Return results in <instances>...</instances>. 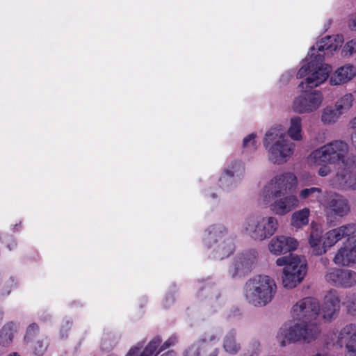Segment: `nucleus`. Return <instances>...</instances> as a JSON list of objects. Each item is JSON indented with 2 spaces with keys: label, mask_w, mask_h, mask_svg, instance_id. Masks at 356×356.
<instances>
[{
  "label": "nucleus",
  "mask_w": 356,
  "mask_h": 356,
  "mask_svg": "<svg viewBox=\"0 0 356 356\" xmlns=\"http://www.w3.org/2000/svg\"><path fill=\"white\" fill-rule=\"evenodd\" d=\"M38 330V326L35 324H31L29 326L26 332L25 339H27L31 335H32L35 331Z\"/></svg>",
  "instance_id": "obj_42"
},
{
  "label": "nucleus",
  "mask_w": 356,
  "mask_h": 356,
  "mask_svg": "<svg viewBox=\"0 0 356 356\" xmlns=\"http://www.w3.org/2000/svg\"><path fill=\"white\" fill-rule=\"evenodd\" d=\"M354 230L353 227L340 226L323 234L321 229H313L308 238L311 253L316 256L325 254L330 248L343 239V236H348V234L353 233Z\"/></svg>",
  "instance_id": "obj_5"
},
{
  "label": "nucleus",
  "mask_w": 356,
  "mask_h": 356,
  "mask_svg": "<svg viewBox=\"0 0 356 356\" xmlns=\"http://www.w3.org/2000/svg\"><path fill=\"white\" fill-rule=\"evenodd\" d=\"M273 198V201L269 204V209L276 216H285L299 206V200L294 194Z\"/></svg>",
  "instance_id": "obj_16"
},
{
  "label": "nucleus",
  "mask_w": 356,
  "mask_h": 356,
  "mask_svg": "<svg viewBox=\"0 0 356 356\" xmlns=\"http://www.w3.org/2000/svg\"><path fill=\"white\" fill-rule=\"evenodd\" d=\"M337 179L340 186L356 189V168H344L339 174L337 175Z\"/></svg>",
  "instance_id": "obj_24"
},
{
  "label": "nucleus",
  "mask_w": 356,
  "mask_h": 356,
  "mask_svg": "<svg viewBox=\"0 0 356 356\" xmlns=\"http://www.w3.org/2000/svg\"><path fill=\"white\" fill-rule=\"evenodd\" d=\"M337 343L345 346V356H356V325L343 327L339 334Z\"/></svg>",
  "instance_id": "obj_17"
},
{
  "label": "nucleus",
  "mask_w": 356,
  "mask_h": 356,
  "mask_svg": "<svg viewBox=\"0 0 356 356\" xmlns=\"http://www.w3.org/2000/svg\"><path fill=\"white\" fill-rule=\"evenodd\" d=\"M321 195H323V193H322L320 188L312 187L301 190L299 193V197L302 200H306L309 197H314L317 198L318 202H319V199Z\"/></svg>",
  "instance_id": "obj_34"
},
{
  "label": "nucleus",
  "mask_w": 356,
  "mask_h": 356,
  "mask_svg": "<svg viewBox=\"0 0 356 356\" xmlns=\"http://www.w3.org/2000/svg\"><path fill=\"white\" fill-rule=\"evenodd\" d=\"M161 356H177V354L173 350H169L163 353Z\"/></svg>",
  "instance_id": "obj_45"
},
{
  "label": "nucleus",
  "mask_w": 356,
  "mask_h": 356,
  "mask_svg": "<svg viewBox=\"0 0 356 356\" xmlns=\"http://www.w3.org/2000/svg\"><path fill=\"white\" fill-rule=\"evenodd\" d=\"M321 261L322 262V264L324 265V266H327L330 263V261L326 257H323V258H321Z\"/></svg>",
  "instance_id": "obj_48"
},
{
  "label": "nucleus",
  "mask_w": 356,
  "mask_h": 356,
  "mask_svg": "<svg viewBox=\"0 0 356 356\" xmlns=\"http://www.w3.org/2000/svg\"><path fill=\"white\" fill-rule=\"evenodd\" d=\"M347 312L352 316H356V295L353 294L347 297L343 302Z\"/></svg>",
  "instance_id": "obj_35"
},
{
  "label": "nucleus",
  "mask_w": 356,
  "mask_h": 356,
  "mask_svg": "<svg viewBox=\"0 0 356 356\" xmlns=\"http://www.w3.org/2000/svg\"><path fill=\"white\" fill-rule=\"evenodd\" d=\"M8 356H20V355L17 353H12L10 354H9Z\"/></svg>",
  "instance_id": "obj_51"
},
{
  "label": "nucleus",
  "mask_w": 356,
  "mask_h": 356,
  "mask_svg": "<svg viewBox=\"0 0 356 356\" xmlns=\"http://www.w3.org/2000/svg\"><path fill=\"white\" fill-rule=\"evenodd\" d=\"M351 141H352L353 145L356 149V133H355V134H353L352 135V136H351Z\"/></svg>",
  "instance_id": "obj_47"
},
{
  "label": "nucleus",
  "mask_w": 356,
  "mask_h": 356,
  "mask_svg": "<svg viewBox=\"0 0 356 356\" xmlns=\"http://www.w3.org/2000/svg\"><path fill=\"white\" fill-rule=\"evenodd\" d=\"M356 55V38L346 41L341 45V56L344 59H350Z\"/></svg>",
  "instance_id": "obj_31"
},
{
  "label": "nucleus",
  "mask_w": 356,
  "mask_h": 356,
  "mask_svg": "<svg viewBox=\"0 0 356 356\" xmlns=\"http://www.w3.org/2000/svg\"><path fill=\"white\" fill-rule=\"evenodd\" d=\"M298 245V241L294 238L280 235L270 240L268 243V250L275 255H280L296 250Z\"/></svg>",
  "instance_id": "obj_18"
},
{
  "label": "nucleus",
  "mask_w": 356,
  "mask_h": 356,
  "mask_svg": "<svg viewBox=\"0 0 356 356\" xmlns=\"http://www.w3.org/2000/svg\"><path fill=\"white\" fill-rule=\"evenodd\" d=\"M351 94H352V96L353 97V101L355 102V103L356 104V88L354 90V91Z\"/></svg>",
  "instance_id": "obj_50"
},
{
  "label": "nucleus",
  "mask_w": 356,
  "mask_h": 356,
  "mask_svg": "<svg viewBox=\"0 0 356 356\" xmlns=\"http://www.w3.org/2000/svg\"><path fill=\"white\" fill-rule=\"evenodd\" d=\"M340 309V299L337 291L330 290L324 296L322 305V316L327 321L332 320Z\"/></svg>",
  "instance_id": "obj_20"
},
{
  "label": "nucleus",
  "mask_w": 356,
  "mask_h": 356,
  "mask_svg": "<svg viewBox=\"0 0 356 356\" xmlns=\"http://www.w3.org/2000/svg\"><path fill=\"white\" fill-rule=\"evenodd\" d=\"M355 62H356V56H355Z\"/></svg>",
  "instance_id": "obj_55"
},
{
  "label": "nucleus",
  "mask_w": 356,
  "mask_h": 356,
  "mask_svg": "<svg viewBox=\"0 0 356 356\" xmlns=\"http://www.w3.org/2000/svg\"><path fill=\"white\" fill-rule=\"evenodd\" d=\"M298 179L292 172H285L274 176L262 188L259 200L264 204L270 203L271 197H277L284 193L295 191Z\"/></svg>",
  "instance_id": "obj_9"
},
{
  "label": "nucleus",
  "mask_w": 356,
  "mask_h": 356,
  "mask_svg": "<svg viewBox=\"0 0 356 356\" xmlns=\"http://www.w3.org/2000/svg\"><path fill=\"white\" fill-rule=\"evenodd\" d=\"M278 226V220L275 216L256 215L246 218L242 229L252 239L261 241L273 236Z\"/></svg>",
  "instance_id": "obj_8"
},
{
  "label": "nucleus",
  "mask_w": 356,
  "mask_h": 356,
  "mask_svg": "<svg viewBox=\"0 0 356 356\" xmlns=\"http://www.w3.org/2000/svg\"><path fill=\"white\" fill-rule=\"evenodd\" d=\"M353 104V97L351 93H346L335 103V108L341 115L350 110Z\"/></svg>",
  "instance_id": "obj_29"
},
{
  "label": "nucleus",
  "mask_w": 356,
  "mask_h": 356,
  "mask_svg": "<svg viewBox=\"0 0 356 356\" xmlns=\"http://www.w3.org/2000/svg\"><path fill=\"white\" fill-rule=\"evenodd\" d=\"M277 266H284L282 282L286 289H293L300 284L307 273V263L304 258L291 254L277 259Z\"/></svg>",
  "instance_id": "obj_7"
},
{
  "label": "nucleus",
  "mask_w": 356,
  "mask_h": 356,
  "mask_svg": "<svg viewBox=\"0 0 356 356\" xmlns=\"http://www.w3.org/2000/svg\"><path fill=\"white\" fill-rule=\"evenodd\" d=\"M288 136L293 141H301L304 138L302 118L298 115L290 118L287 127Z\"/></svg>",
  "instance_id": "obj_22"
},
{
  "label": "nucleus",
  "mask_w": 356,
  "mask_h": 356,
  "mask_svg": "<svg viewBox=\"0 0 356 356\" xmlns=\"http://www.w3.org/2000/svg\"><path fill=\"white\" fill-rule=\"evenodd\" d=\"M323 100V95L320 90H312L296 97L291 108L296 113H311L321 108Z\"/></svg>",
  "instance_id": "obj_13"
},
{
  "label": "nucleus",
  "mask_w": 356,
  "mask_h": 356,
  "mask_svg": "<svg viewBox=\"0 0 356 356\" xmlns=\"http://www.w3.org/2000/svg\"><path fill=\"white\" fill-rule=\"evenodd\" d=\"M321 334V328L316 323L291 318L279 330L277 340L282 346L296 342L310 343L316 340Z\"/></svg>",
  "instance_id": "obj_1"
},
{
  "label": "nucleus",
  "mask_w": 356,
  "mask_h": 356,
  "mask_svg": "<svg viewBox=\"0 0 356 356\" xmlns=\"http://www.w3.org/2000/svg\"><path fill=\"white\" fill-rule=\"evenodd\" d=\"M222 347L224 350L229 355L237 353L241 348L240 345L236 341L233 333H229L226 335L223 340Z\"/></svg>",
  "instance_id": "obj_30"
},
{
  "label": "nucleus",
  "mask_w": 356,
  "mask_h": 356,
  "mask_svg": "<svg viewBox=\"0 0 356 356\" xmlns=\"http://www.w3.org/2000/svg\"><path fill=\"white\" fill-rule=\"evenodd\" d=\"M216 339L215 337H212V338L211 339V340H213V339Z\"/></svg>",
  "instance_id": "obj_54"
},
{
  "label": "nucleus",
  "mask_w": 356,
  "mask_h": 356,
  "mask_svg": "<svg viewBox=\"0 0 356 356\" xmlns=\"http://www.w3.org/2000/svg\"><path fill=\"white\" fill-rule=\"evenodd\" d=\"M206 343L209 345L208 348L205 349H202V350L205 351L204 356H218L219 353L218 348L217 347H213L211 345L207 342L205 340H203Z\"/></svg>",
  "instance_id": "obj_39"
},
{
  "label": "nucleus",
  "mask_w": 356,
  "mask_h": 356,
  "mask_svg": "<svg viewBox=\"0 0 356 356\" xmlns=\"http://www.w3.org/2000/svg\"><path fill=\"white\" fill-rule=\"evenodd\" d=\"M310 210L303 208L293 212L291 216L290 225L296 229H302L309 224Z\"/></svg>",
  "instance_id": "obj_25"
},
{
  "label": "nucleus",
  "mask_w": 356,
  "mask_h": 356,
  "mask_svg": "<svg viewBox=\"0 0 356 356\" xmlns=\"http://www.w3.org/2000/svg\"><path fill=\"white\" fill-rule=\"evenodd\" d=\"M2 318V314L0 312V320Z\"/></svg>",
  "instance_id": "obj_53"
},
{
  "label": "nucleus",
  "mask_w": 356,
  "mask_h": 356,
  "mask_svg": "<svg viewBox=\"0 0 356 356\" xmlns=\"http://www.w3.org/2000/svg\"><path fill=\"white\" fill-rule=\"evenodd\" d=\"M341 115L335 107L326 106L322 110L321 120L324 124H332L336 123Z\"/></svg>",
  "instance_id": "obj_27"
},
{
  "label": "nucleus",
  "mask_w": 356,
  "mask_h": 356,
  "mask_svg": "<svg viewBox=\"0 0 356 356\" xmlns=\"http://www.w3.org/2000/svg\"><path fill=\"white\" fill-rule=\"evenodd\" d=\"M291 77V75L290 74H284L281 77V81H288L289 79Z\"/></svg>",
  "instance_id": "obj_46"
},
{
  "label": "nucleus",
  "mask_w": 356,
  "mask_h": 356,
  "mask_svg": "<svg viewBox=\"0 0 356 356\" xmlns=\"http://www.w3.org/2000/svg\"><path fill=\"white\" fill-rule=\"evenodd\" d=\"M204 341H197L188 346L183 352L182 356H200L202 349L208 348Z\"/></svg>",
  "instance_id": "obj_32"
},
{
  "label": "nucleus",
  "mask_w": 356,
  "mask_h": 356,
  "mask_svg": "<svg viewBox=\"0 0 356 356\" xmlns=\"http://www.w3.org/2000/svg\"><path fill=\"white\" fill-rule=\"evenodd\" d=\"M161 342L162 339L160 337H153L145 347L142 345L143 353L146 356H156L160 352L163 351Z\"/></svg>",
  "instance_id": "obj_26"
},
{
  "label": "nucleus",
  "mask_w": 356,
  "mask_h": 356,
  "mask_svg": "<svg viewBox=\"0 0 356 356\" xmlns=\"http://www.w3.org/2000/svg\"><path fill=\"white\" fill-rule=\"evenodd\" d=\"M343 38L341 35L327 36L317 42L309 49L310 56H315L316 59L323 60L326 54L325 51L332 52L339 47H341Z\"/></svg>",
  "instance_id": "obj_15"
},
{
  "label": "nucleus",
  "mask_w": 356,
  "mask_h": 356,
  "mask_svg": "<svg viewBox=\"0 0 356 356\" xmlns=\"http://www.w3.org/2000/svg\"><path fill=\"white\" fill-rule=\"evenodd\" d=\"M256 261L255 256H243L239 257L230 268L229 272L233 277L243 274L250 270Z\"/></svg>",
  "instance_id": "obj_23"
},
{
  "label": "nucleus",
  "mask_w": 356,
  "mask_h": 356,
  "mask_svg": "<svg viewBox=\"0 0 356 356\" xmlns=\"http://www.w3.org/2000/svg\"><path fill=\"white\" fill-rule=\"evenodd\" d=\"M125 356H146L142 350V344L138 343L132 346Z\"/></svg>",
  "instance_id": "obj_37"
},
{
  "label": "nucleus",
  "mask_w": 356,
  "mask_h": 356,
  "mask_svg": "<svg viewBox=\"0 0 356 356\" xmlns=\"http://www.w3.org/2000/svg\"><path fill=\"white\" fill-rule=\"evenodd\" d=\"M348 152L349 147L346 142L336 140L313 151L308 156L307 161L312 167L321 164H339L344 162Z\"/></svg>",
  "instance_id": "obj_4"
},
{
  "label": "nucleus",
  "mask_w": 356,
  "mask_h": 356,
  "mask_svg": "<svg viewBox=\"0 0 356 356\" xmlns=\"http://www.w3.org/2000/svg\"><path fill=\"white\" fill-rule=\"evenodd\" d=\"M277 291L275 281L266 275H258L245 284L244 295L247 301L255 307L269 304Z\"/></svg>",
  "instance_id": "obj_2"
},
{
  "label": "nucleus",
  "mask_w": 356,
  "mask_h": 356,
  "mask_svg": "<svg viewBox=\"0 0 356 356\" xmlns=\"http://www.w3.org/2000/svg\"><path fill=\"white\" fill-rule=\"evenodd\" d=\"M269 161L274 164H283L292 156L295 144L280 129H273L266 134L264 139Z\"/></svg>",
  "instance_id": "obj_3"
},
{
  "label": "nucleus",
  "mask_w": 356,
  "mask_h": 356,
  "mask_svg": "<svg viewBox=\"0 0 356 356\" xmlns=\"http://www.w3.org/2000/svg\"><path fill=\"white\" fill-rule=\"evenodd\" d=\"M47 346L48 344L46 341L40 340L36 341L33 347L35 354L38 355H42L47 350Z\"/></svg>",
  "instance_id": "obj_36"
},
{
  "label": "nucleus",
  "mask_w": 356,
  "mask_h": 356,
  "mask_svg": "<svg viewBox=\"0 0 356 356\" xmlns=\"http://www.w3.org/2000/svg\"><path fill=\"white\" fill-rule=\"evenodd\" d=\"M348 127L350 129L356 130V116L353 118L348 123Z\"/></svg>",
  "instance_id": "obj_43"
},
{
  "label": "nucleus",
  "mask_w": 356,
  "mask_h": 356,
  "mask_svg": "<svg viewBox=\"0 0 356 356\" xmlns=\"http://www.w3.org/2000/svg\"><path fill=\"white\" fill-rule=\"evenodd\" d=\"M356 77V66L351 63L344 64L337 67L330 76L331 86H343Z\"/></svg>",
  "instance_id": "obj_19"
},
{
  "label": "nucleus",
  "mask_w": 356,
  "mask_h": 356,
  "mask_svg": "<svg viewBox=\"0 0 356 356\" xmlns=\"http://www.w3.org/2000/svg\"><path fill=\"white\" fill-rule=\"evenodd\" d=\"M316 54L310 56L309 51L305 58V63L302 65L297 73V78L306 77L305 81L300 82L298 87L304 89V86L307 85L310 88H316L330 79L332 71L331 65L322 63L323 60L315 58Z\"/></svg>",
  "instance_id": "obj_6"
},
{
  "label": "nucleus",
  "mask_w": 356,
  "mask_h": 356,
  "mask_svg": "<svg viewBox=\"0 0 356 356\" xmlns=\"http://www.w3.org/2000/svg\"><path fill=\"white\" fill-rule=\"evenodd\" d=\"M243 148V151L248 153L253 152L257 149L256 135L254 134H250L244 138Z\"/></svg>",
  "instance_id": "obj_33"
},
{
  "label": "nucleus",
  "mask_w": 356,
  "mask_h": 356,
  "mask_svg": "<svg viewBox=\"0 0 356 356\" xmlns=\"http://www.w3.org/2000/svg\"><path fill=\"white\" fill-rule=\"evenodd\" d=\"M177 342V337L175 335L171 336L164 343H161L163 350L170 348L172 346H174Z\"/></svg>",
  "instance_id": "obj_40"
},
{
  "label": "nucleus",
  "mask_w": 356,
  "mask_h": 356,
  "mask_svg": "<svg viewBox=\"0 0 356 356\" xmlns=\"http://www.w3.org/2000/svg\"><path fill=\"white\" fill-rule=\"evenodd\" d=\"M312 356H327V355H325V354H323V353H317V354H315V355H312Z\"/></svg>",
  "instance_id": "obj_52"
},
{
  "label": "nucleus",
  "mask_w": 356,
  "mask_h": 356,
  "mask_svg": "<svg viewBox=\"0 0 356 356\" xmlns=\"http://www.w3.org/2000/svg\"><path fill=\"white\" fill-rule=\"evenodd\" d=\"M320 312L318 302L312 298H306L298 301L290 311V318L295 321L313 323Z\"/></svg>",
  "instance_id": "obj_12"
},
{
  "label": "nucleus",
  "mask_w": 356,
  "mask_h": 356,
  "mask_svg": "<svg viewBox=\"0 0 356 356\" xmlns=\"http://www.w3.org/2000/svg\"><path fill=\"white\" fill-rule=\"evenodd\" d=\"M341 227H353V233L343 236L346 238L333 257V262L338 266L353 267L356 265V225L351 223Z\"/></svg>",
  "instance_id": "obj_10"
},
{
  "label": "nucleus",
  "mask_w": 356,
  "mask_h": 356,
  "mask_svg": "<svg viewBox=\"0 0 356 356\" xmlns=\"http://www.w3.org/2000/svg\"><path fill=\"white\" fill-rule=\"evenodd\" d=\"M319 203L322 205L327 218L343 217L350 211L348 200L343 196L331 191H325L321 195Z\"/></svg>",
  "instance_id": "obj_11"
},
{
  "label": "nucleus",
  "mask_w": 356,
  "mask_h": 356,
  "mask_svg": "<svg viewBox=\"0 0 356 356\" xmlns=\"http://www.w3.org/2000/svg\"><path fill=\"white\" fill-rule=\"evenodd\" d=\"M15 331L16 329L13 324L9 323L4 325L0 330V345L2 346L10 345L13 341Z\"/></svg>",
  "instance_id": "obj_28"
},
{
  "label": "nucleus",
  "mask_w": 356,
  "mask_h": 356,
  "mask_svg": "<svg viewBox=\"0 0 356 356\" xmlns=\"http://www.w3.org/2000/svg\"><path fill=\"white\" fill-rule=\"evenodd\" d=\"M349 26L353 29H356V17H353L350 19Z\"/></svg>",
  "instance_id": "obj_44"
},
{
  "label": "nucleus",
  "mask_w": 356,
  "mask_h": 356,
  "mask_svg": "<svg viewBox=\"0 0 356 356\" xmlns=\"http://www.w3.org/2000/svg\"><path fill=\"white\" fill-rule=\"evenodd\" d=\"M243 169L244 168L241 163H236L231 167L230 170H227L226 171V175H227L229 177H232L235 174H238L239 172H242Z\"/></svg>",
  "instance_id": "obj_38"
},
{
  "label": "nucleus",
  "mask_w": 356,
  "mask_h": 356,
  "mask_svg": "<svg viewBox=\"0 0 356 356\" xmlns=\"http://www.w3.org/2000/svg\"><path fill=\"white\" fill-rule=\"evenodd\" d=\"M327 282L343 289H350L356 286V272L346 268H330L325 275Z\"/></svg>",
  "instance_id": "obj_14"
},
{
  "label": "nucleus",
  "mask_w": 356,
  "mask_h": 356,
  "mask_svg": "<svg viewBox=\"0 0 356 356\" xmlns=\"http://www.w3.org/2000/svg\"><path fill=\"white\" fill-rule=\"evenodd\" d=\"M322 166L318 170V175L321 177H325L331 172L330 168L328 164H321Z\"/></svg>",
  "instance_id": "obj_41"
},
{
  "label": "nucleus",
  "mask_w": 356,
  "mask_h": 356,
  "mask_svg": "<svg viewBox=\"0 0 356 356\" xmlns=\"http://www.w3.org/2000/svg\"><path fill=\"white\" fill-rule=\"evenodd\" d=\"M227 177H226V176H223L222 177H221V178H220V181L221 184H222V186H224V184H225V182L227 181Z\"/></svg>",
  "instance_id": "obj_49"
},
{
  "label": "nucleus",
  "mask_w": 356,
  "mask_h": 356,
  "mask_svg": "<svg viewBox=\"0 0 356 356\" xmlns=\"http://www.w3.org/2000/svg\"><path fill=\"white\" fill-rule=\"evenodd\" d=\"M225 236L226 233L222 228L220 227H214L207 232L205 241L208 243H211L212 241H216V238H218L221 243L218 245V250L222 252V257L227 256L232 252L233 248L231 243L225 244Z\"/></svg>",
  "instance_id": "obj_21"
}]
</instances>
